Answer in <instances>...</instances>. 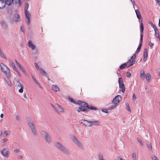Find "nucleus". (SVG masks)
<instances>
[{"mask_svg": "<svg viewBox=\"0 0 160 160\" xmlns=\"http://www.w3.org/2000/svg\"><path fill=\"white\" fill-rule=\"evenodd\" d=\"M133 100L135 101L136 99V97L134 93H133L132 97Z\"/></svg>", "mask_w": 160, "mask_h": 160, "instance_id": "603ef678", "label": "nucleus"}, {"mask_svg": "<svg viewBox=\"0 0 160 160\" xmlns=\"http://www.w3.org/2000/svg\"><path fill=\"white\" fill-rule=\"evenodd\" d=\"M136 53H135L131 58L127 62V64H129V65L128 66V68L130 66L133 65L135 63L136 61L135 59L136 58Z\"/></svg>", "mask_w": 160, "mask_h": 160, "instance_id": "f03ea898", "label": "nucleus"}, {"mask_svg": "<svg viewBox=\"0 0 160 160\" xmlns=\"http://www.w3.org/2000/svg\"><path fill=\"white\" fill-rule=\"evenodd\" d=\"M15 61L17 65L19 67V68L22 71V72H25V70L21 66V65L16 60H15Z\"/></svg>", "mask_w": 160, "mask_h": 160, "instance_id": "6ab92c4d", "label": "nucleus"}, {"mask_svg": "<svg viewBox=\"0 0 160 160\" xmlns=\"http://www.w3.org/2000/svg\"><path fill=\"white\" fill-rule=\"evenodd\" d=\"M27 21L28 24V25L30 23V18H27Z\"/></svg>", "mask_w": 160, "mask_h": 160, "instance_id": "bf43d9fd", "label": "nucleus"}, {"mask_svg": "<svg viewBox=\"0 0 160 160\" xmlns=\"http://www.w3.org/2000/svg\"><path fill=\"white\" fill-rule=\"evenodd\" d=\"M148 51L146 48H145L143 52V60L145 62L147 59L148 57Z\"/></svg>", "mask_w": 160, "mask_h": 160, "instance_id": "f8f14e48", "label": "nucleus"}, {"mask_svg": "<svg viewBox=\"0 0 160 160\" xmlns=\"http://www.w3.org/2000/svg\"><path fill=\"white\" fill-rule=\"evenodd\" d=\"M145 77V72L143 70H142L140 72V77L143 79H144Z\"/></svg>", "mask_w": 160, "mask_h": 160, "instance_id": "b1692460", "label": "nucleus"}, {"mask_svg": "<svg viewBox=\"0 0 160 160\" xmlns=\"http://www.w3.org/2000/svg\"><path fill=\"white\" fill-rule=\"evenodd\" d=\"M3 114L2 113L1 114V115H0V117H1V118H3Z\"/></svg>", "mask_w": 160, "mask_h": 160, "instance_id": "69168bd1", "label": "nucleus"}, {"mask_svg": "<svg viewBox=\"0 0 160 160\" xmlns=\"http://www.w3.org/2000/svg\"><path fill=\"white\" fill-rule=\"evenodd\" d=\"M6 3V4L8 5H11L13 2V1H4Z\"/></svg>", "mask_w": 160, "mask_h": 160, "instance_id": "72a5a7b5", "label": "nucleus"}, {"mask_svg": "<svg viewBox=\"0 0 160 160\" xmlns=\"http://www.w3.org/2000/svg\"><path fill=\"white\" fill-rule=\"evenodd\" d=\"M126 106H127V109L129 111V112H131V110L130 108V107L129 106V105L128 104H126Z\"/></svg>", "mask_w": 160, "mask_h": 160, "instance_id": "c03bdc74", "label": "nucleus"}, {"mask_svg": "<svg viewBox=\"0 0 160 160\" xmlns=\"http://www.w3.org/2000/svg\"><path fill=\"white\" fill-rule=\"evenodd\" d=\"M87 108H83V107H79L78 108V110H77V111L79 112L80 111H87Z\"/></svg>", "mask_w": 160, "mask_h": 160, "instance_id": "bb28decb", "label": "nucleus"}, {"mask_svg": "<svg viewBox=\"0 0 160 160\" xmlns=\"http://www.w3.org/2000/svg\"><path fill=\"white\" fill-rule=\"evenodd\" d=\"M42 134L44 135L45 138L46 140L48 142H50L51 138L48 134L47 132L45 131L42 132Z\"/></svg>", "mask_w": 160, "mask_h": 160, "instance_id": "9b49d317", "label": "nucleus"}, {"mask_svg": "<svg viewBox=\"0 0 160 160\" xmlns=\"http://www.w3.org/2000/svg\"><path fill=\"white\" fill-rule=\"evenodd\" d=\"M13 82L14 84L16 87H19L20 86H21V85H22V84L20 83L18 79L17 78H15L14 79Z\"/></svg>", "mask_w": 160, "mask_h": 160, "instance_id": "9d476101", "label": "nucleus"}, {"mask_svg": "<svg viewBox=\"0 0 160 160\" xmlns=\"http://www.w3.org/2000/svg\"><path fill=\"white\" fill-rule=\"evenodd\" d=\"M153 44L150 42L149 43V46L151 47H152L153 46Z\"/></svg>", "mask_w": 160, "mask_h": 160, "instance_id": "052dcab7", "label": "nucleus"}, {"mask_svg": "<svg viewBox=\"0 0 160 160\" xmlns=\"http://www.w3.org/2000/svg\"><path fill=\"white\" fill-rule=\"evenodd\" d=\"M102 111L106 113H108V110L106 109H104L102 110Z\"/></svg>", "mask_w": 160, "mask_h": 160, "instance_id": "09e8293b", "label": "nucleus"}, {"mask_svg": "<svg viewBox=\"0 0 160 160\" xmlns=\"http://www.w3.org/2000/svg\"><path fill=\"white\" fill-rule=\"evenodd\" d=\"M28 46L31 48L32 49L34 50L36 48L35 45L32 43L31 40H29L28 42Z\"/></svg>", "mask_w": 160, "mask_h": 160, "instance_id": "ddd939ff", "label": "nucleus"}, {"mask_svg": "<svg viewBox=\"0 0 160 160\" xmlns=\"http://www.w3.org/2000/svg\"><path fill=\"white\" fill-rule=\"evenodd\" d=\"M153 28L155 32V36L157 37H159L160 36L159 33V31L157 27L155 25H153Z\"/></svg>", "mask_w": 160, "mask_h": 160, "instance_id": "4468645a", "label": "nucleus"}, {"mask_svg": "<svg viewBox=\"0 0 160 160\" xmlns=\"http://www.w3.org/2000/svg\"><path fill=\"white\" fill-rule=\"evenodd\" d=\"M55 146L58 148L59 150H61L64 152H67V149L62 144L58 142H56L54 145Z\"/></svg>", "mask_w": 160, "mask_h": 160, "instance_id": "7ed1b4c3", "label": "nucleus"}, {"mask_svg": "<svg viewBox=\"0 0 160 160\" xmlns=\"http://www.w3.org/2000/svg\"><path fill=\"white\" fill-rule=\"evenodd\" d=\"M0 65L2 71L5 74L7 77H11V73L10 69L3 63H0Z\"/></svg>", "mask_w": 160, "mask_h": 160, "instance_id": "f257e3e1", "label": "nucleus"}, {"mask_svg": "<svg viewBox=\"0 0 160 160\" xmlns=\"http://www.w3.org/2000/svg\"><path fill=\"white\" fill-rule=\"evenodd\" d=\"M52 90L57 92L59 91V88L55 85H52Z\"/></svg>", "mask_w": 160, "mask_h": 160, "instance_id": "2eb2a0df", "label": "nucleus"}, {"mask_svg": "<svg viewBox=\"0 0 160 160\" xmlns=\"http://www.w3.org/2000/svg\"><path fill=\"white\" fill-rule=\"evenodd\" d=\"M10 133L9 131H5L3 133V135L5 137H6Z\"/></svg>", "mask_w": 160, "mask_h": 160, "instance_id": "7c9ffc66", "label": "nucleus"}, {"mask_svg": "<svg viewBox=\"0 0 160 160\" xmlns=\"http://www.w3.org/2000/svg\"><path fill=\"white\" fill-rule=\"evenodd\" d=\"M73 141L75 143L77 144L79 147H81L82 145L80 142L78 141V140L75 137H74L73 139Z\"/></svg>", "mask_w": 160, "mask_h": 160, "instance_id": "aec40b11", "label": "nucleus"}, {"mask_svg": "<svg viewBox=\"0 0 160 160\" xmlns=\"http://www.w3.org/2000/svg\"><path fill=\"white\" fill-rule=\"evenodd\" d=\"M35 67H36V69H37L39 71V69L40 68H39V67L38 66L36 63H35Z\"/></svg>", "mask_w": 160, "mask_h": 160, "instance_id": "4d7b16f0", "label": "nucleus"}, {"mask_svg": "<svg viewBox=\"0 0 160 160\" xmlns=\"http://www.w3.org/2000/svg\"><path fill=\"white\" fill-rule=\"evenodd\" d=\"M20 18L19 14H15L14 15V20L16 22H18L20 20Z\"/></svg>", "mask_w": 160, "mask_h": 160, "instance_id": "dca6fc26", "label": "nucleus"}, {"mask_svg": "<svg viewBox=\"0 0 160 160\" xmlns=\"http://www.w3.org/2000/svg\"><path fill=\"white\" fill-rule=\"evenodd\" d=\"M135 12L137 15V18L139 19H140L141 18V13L139 10L138 9H136L135 10Z\"/></svg>", "mask_w": 160, "mask_h": 160, "instance_id": "4be33fe9", "label": "nucleus"}, {"mask_svg": "<svg viewBox=\"0 0 160 160\" xmlns=\"http://www.w3.org/2000/svg\"><path fill=\"white\" fill-rule=\"evenodd\" d=\"M19 150L18 148H17L14 150V152L16 153L18 152H19Z\"/></svg>", "mask_w": 160, "mask_h": 160, "instance_id": "a18cd8bd", "label": "nucleus"}, {"mask_svg": "<svg viewBox=\"0 0 160 160\" xmlns=\"http://www.w3.org/2000/svg\"><path fill=\"white\" fill-rule=\"evenodd\" d=\"M84 105L85 106V107H88V108H89L90 109L93 110L96 109V108L93 107H88V105L87 103H85V104H84Z\"/></svg>", "mask_w": 160, "mask_h": 160, "instance_id": "cd10ccee", "label": "nucleus"}, {"mask_svg": "<svg viewBox=\"0 0 160 160\" xmlns=\"http://www.w3.org/2000/svg\"><path fill=\"white\" fill-rule=\"evenodd\" d=\"M29 4L27 3H26L25 4L24 10L25 11H27V10L28 8Z\"/></svg>", "mask_w": 160, "mask_h": 160, "instance_id": "4c0bfd02", "label": "nucleus"}, {"mask_svg": "<svg viewBox=\"0 0 160 160\" xmlns=\"http://www.w3.org/2000/svg\"><path fill=\"white\" fill-rule=\"evenodd\" d=\"M132 156L134 159H135L136 158V155L135 153H133L132 154Z\"/></svg>", "mask_w": 160, "mask_h": 160, "instance_id": "864d4df0", "label": "nucleus"}, {"mask_svg": "<svg viewBox=\"0 0 160 160\" xmlns=\"http://www.w3.org/2000/svg\"><path fill=\"white\" fill-rule=\"evenodd\" d=\"M157 38L159 39V40L160 41V36H159V37H157Z\"/></svg>", "mask_w": 160, "mask_h": 160, "instance_id": "774afa93", "label": "nucleus"}, {"mask_svg": "<svg viewBox=\"0 0 160 160\" xmlns=\"http://www.w3.org/2000/svg\"><path fill=\"white\" fill-rule=\"evenodd\" d=\"M98 157L99 160H105L103 158L102 155L100 153L98 154Z\"/></svg>", "mask_w": 160, "mask_h": 160, "instance_id": "c756f323", "label": "nucleus"}, {"mask_svg": "<svg viewBox=\"0 0 160 160\" xmlns=\"http://www.w3.org/2000/svg\"><path fill=\"white\" fill-rule=\"evenodd\" d=\"M118 83L119 84L123 83L122 79V78H119Z\"/></svg>", "mask_w": 160, "mask_h": 160, "instance_id": "58836bf2", "label": "nucleus"}, {"mask_svg": "<svg viewBox=\"0 0 160 160\" xmlns=\"http://www.w3.org/2000/svg\"><path fill=\"white\" fill-rule=\"evenodd\" d=\"M2 131L1 129H0V136H1L2 135Z\"/></svg>", "mask_w": 160, "mask_h": 160, "instance_id": "338daca9", "label": "nucleus"}, {"mask_svg": "<svg viewBox=\"0 0 160 160\" xmlns=\"http://www.w3.org/2000/svg\"><path fill=\"white\" fill-rule=\"evenodd\" d=\"M137 140H138V141L140 143L141 145L142 146L143 145V144L142 143V142L141 141V139L140 138H137Z\"/></svg>", "mask_w": 160, "mask_h": 160, "instance_id": "8fccbe9b", "label": "nucleus"}, {"mask_svg": "<svg viewBox=\"0 0 160 160\" xmlns=\"http://www.w3.org/2000/svg\"><path fill=\"white\" fill-rule=\"evenodd\" d=\"M140 32L141 33H142L143 32L144 28L143 25L142 23H141L140 24Z\"/></svg>", "mask_w": 160, "mask_h": 160, "instance_id": "f704fd0d", "label": "nucleus"}, {"mask_svg": "<svg viewBox=\"0 0 160 160\" xmlns=\"http://www.w3.org/2000/svg\"><path fill=\"white\" fill-rule=\"evenodd\" d=\"M22 156H19V157H18V158L19 159H21L22 158Z\"/></svg>", "mask_w": 160, "mask_h": 160, "instance_id": "680f3d73", "label": "nucleus"}, {"mask_svg": "<svg viewBox=\"0 0 160 160\" xmlns=\"http://www.w3.org/2000/svg\"><path fill=\"white\" fill-rule=\"evenodd\" d=\"M6 3L4 1H0V8L2 9L5 7Z\"/></svg>", "mask_w": 160, "mask_h": 160, "instance_id": "f3484780", "label": "nucleus"}, {"mask_svg": "<svg viewBox=\"0 0 160 160\" xmlns=\"http://www.w3.org/2000/svg\"><path fill=\"white\" fill-rule=\"evenodd\" d=\"M39 71L42 75L44 76H46L47 75L46 72L43 69L40 68Z\"/></svg>", "mask_w": 160, "mask_h": 160, "instance_id": "5701e85b", "label": "nucleus"}, {"mask_svg": "<svg viewBox=\"0 0 160 160\" xmlns=\"http://www.w3.org/2000/svg\"><path fill=\"white\" fill-rule=\"evenodd\" d=\"M69 100L70 101V102L73 103H75V102L72 99V98H69Z\"/></svg>", "mask_w": 160, "mask_h": 160, "instance_id": "de8ad7c7", "label": "nucleus"}, {"mask_svg": "<svg viewBox=\"0 0 160 160\" xmlns=\"http://www.w3.org/2000/svg\"><path fill=\"white\" fill-rule=\"evenodd\" d=\"M8 141V139L7 138H4L1 140V142L2 143H4L5 142H7Z\"/></svg>", "mask_w": 160, "mask_h": 160, "instance_id": "37998d69", "label": "nucleus"}, {"mask_svg": "<svg viewBox=\"0 0 160 160\" xmlns=\"http://www.w3.org/2000/svg\"><path fill=\"white\" fill-rule=\"evenodd\" d=\"M25 13L27 18H30V14L28 11H25Z\"/></svg>", "mask_w": 160, "mask_h": 160, "instance_id": "473e14b6", "label": "nucleus"}, {"mask_svg": "<svg viewBox=\"0 0 160 160\" xmlns=\"http://www.w3.org/2000/svg\"><path fill=\"white\" fill-rule=\"evenodd\" d=\"M16 119L17 121H19L20 119L19 116L18 115H16Z\"/></svg>", "mask_w": 160, "mask_h": 160, "instance_id": "6e6d98bb", "label": "nucleus"}, {"mask_svg": "<svg viewBox=\"0 0 160 160\" xmlns=\"http://www.w3.org/2000/svg\"><path fill=\"white\" fill-rule=\"evenodd\" d=\"M1 154L4 157L8 158L9 157L10 152L7 148H4L1 151Z\"/></svg>", "mask_w": 160, "mask_h": 160, "instance_id": "39448f33", "label": "nucleus"}, {"mask_svg": "<svg viewBox=\"0 0 160 160\" xmlns=\"http://www.w3.org/2000/svg\"><path fill=\"white\" fill-rule=\"evenodd\" d=\"M143 40V34H141L140 35V44L138 47L136 53H135L137 54L139 52L141 47L142 43Z\"/></svg>", "mask_w": 160, "mask_h": 160, "instance_id": "6e6552de", "label": "nucleus"}, {"mask_svg": "<svg viewBox=\"0 0 160 160\" xmlns=\"http://www.w3.org/2000/svg\"><path fill=\"white\" fill-rule=\"evenodd\" d=\"M28 124L33 134L36 135V132L33 122H30L28 123Z\"/></svg>", "mask_w": 160, "mask_h": 160, "instance_id": "1a4fd4ad", "label": "nucleus"}, {"mask_svg": "<svg viewBox=\"0 0 160 160\" xmlns=\"http://www.w3.org/2000/svg\"><path fill=\"white\" fill-rule=\"evenodd\" d=\"M58 107L60 109V111L61 112H63L64 111L63 109L61 107V106L59 105H58Z\"/></svg>", "mask_w": 160, "mask_h": 160, "instance_id": "ea45409f", "label": "nucleus"}, {"mask_svg": "<svg viewBox=\"0 0 160 160\" xmlns=\"http://www.w3.org/2000/svg\"><path fill=\"white\" fill-rule=\"evenodd\" d=\"M11 77H7V78H5V81L6 82L9 86H12V84L11 82V81H10L9 79Z\"/></svg>", "mask_w": 160, "mask_h": 160, "instance_id": "a211bd4d", "label": "nucleus"}, {"mask_svg": "<svg viewBox=\"0 0 160 160\" xmlns=\"http://www.w3.org/2000/svg\"><path fill=\"white\" fill-rule=\"evenodd\" d=\"M122 97L119 95H117L113 99L112 103L114 104H117L118 103L122 100Z\"/></svg>", "mask_w": 160, "mask_h": 160, "instance_id": "20e7f679", "label": "nucleus"}, {"mask_svg": "<svg viewBox=\"0 0 160 160\" xmlns=\"http://www.w3.org/2000/svg\"><path fill=\"white\" fill-rule=\"evenodd\" d=\"M152 160H158L157 157L155 156H152Z\"/></svg>", "mask_w": 160, "mask_h": 160, "instance_id": "49530a36", "label": "nucleus"}, {"mask_svg": "<svg viewBox=\"0 0 160 160\" xmlns=\"http://www.w3.org/2000/svg\"><path fill=\"white\" fill-rule=\"evenodd\" d=\"M80 123L86 127H91L92 126V124H91L90 122H89L84 119L82 120Z\"/></svg>", "mask_w": 160, "mask_h": 160, "instance_id": "0eeeda50", "label": "nucleus"}, {"mask_svg": "<svg viewBox=\"0 0 160 160\" xmlns=\"http://www.w3.org/2000/svg\"><path fill=\"white\" fill-rule=\"evenodd\" d=\"M117 158L118 160H126L125 159H123L119 156H117Z\"/></svg>", "mask_w": 160, "mask_h": 160, "instance_id": "3c124183", "label": "nucleus"}, {"mask_svg": "<svg viewBox=\"0 0 160 160\" xmlns=\"http://www.w3.org/2000/svg\"><path fill=\"white\" fill-rule=\"evenodd\" d=\"M156 5H158L160 7V1H157V2H156Z\"/></svg>", "mask_w": 160, "mask_h": 160, "instance_id": "13d9d810", "label": "nucleus"}, {"mask_svg": "<svg viewBox=\"0 0 160 160\" xmlns=\"http://www.w3.org/2000/svg\"><path fill=\"white\" fill-rule=\"evenodd\" d=\"M116 106H117V105L115 104L113 106L109 107L108 108V109H110V110L113 109L115 108L116 107Z\"/></svg>", "mask_w": 160, "mask_h": 160, "instance_id": "a19ab883", "label": "nucleus"}, {"mask_svg": "<svg viewBox=\"0 0 160 160\" xmlns=\"http://www.w3.org/2000/svg\"><path fill=\"white\" fill-rule=\"evenodd\" d=\"M73 141L75 143L77 144L79 147H81L82 145L80 142L78 141V140L75 137H74L73 139Z\"/></svg>", "mask_w": 160, "mask_h": 160, "instance_id": "412c9836", "label": "nucleus"}, {"mask_svg": "<svg viewBox=\"0 0 160 160\" xmlns=\"http://www.w3.org/2000/svg\"><path fill=\"white\" fill-rule=\"evenodd\" d=\"M19 87H20L21 88H20V89L18 91L20 93H22L23 92V85L22 84L21 85V86H20Z\"/></svg>", "mask_w": 160, "mask_h": 160, "instance_id": "c9c22d12", "label": "nucleus"}, {"mask_svg": "<svg viewBox=\"0 0 160 160\" xmlns=\"http://www.w3.org/2000/svg\"><path fill=\"white\" fill-rule=\"evenodd\" d=\"M32 78L36 84L38 85L39 84V83L37 82L35 78L33 76H32Z\"/></svg>", "mask_w": 160, "mask_h": 160, "instance_id": "79ce46f5", "label": "nucleus"}, {"mask_svg": "<svg viewBox=\"0 0 160 160\" xmlns=\"http://www.w3.org/2000/svg\"><path fill=\"white\" fill-rule=\"evenodd\" d=\"M151 78V76L149 73L147 74L146 77V79L148 82H150L151 81V80H150Z\"/></svg>", "mask_w": 160, "mask_h": 160, "instance_id": "c85d7f7f", "label": "nucleus"}, {"mask_svg": "<svg viewBox=\"0 0 160 160\" xmlns=\"http://www.w3.org/2000/svg\"><path fill=\"white\" fill-rule=\"evenodd\" d=\"M23 96H24V97L25 98H27V96H26V94H24L23 95Z\"/></svg>", "mask_w": 160, "mask_h": 160, "instance_id": "0e129e2a", "label": "nucleus"}, {"mask_svg": "<svg viewBox=\"0 0 160 160\" xmlns=\"http://www.w3.org/2000/svg\"><path fill=\"white\" fill-rule=\"evenodd\" d=\"M147 145L148 147V148L150 150H152V146L151 143L150 142H147Z\"/></svg>", "mask_w": 160, "mask_h": 160, "instance_id": "e433bc0d", "label": "nucleus"}, {"mask_svg": "<svg viewBox=\"0 0 160 160\" xmlns=\"http://www.w3.org/2000/svg\"><path fill=\"white\" fill-rule=\"evenodd\" d=\"M158 26L160 27V19L159 20Z\"/></svg>", "mask_w": 160, "mask_h": 160, "instance_id": "e2e57ef3", "label": "nucleus"}, {"mask_svg": "<svg viewBox=\"0 0 160 160\" xmlns=\"http://www.w3.org/2000/svg\"><path fill=\"white\" fill-rule=\"evenodd\" d=\"M127 66V64L126 63H124L122 64L119 67V68L121 69H122L125 68Z\"/></svg>", "mask_w": 160, "mask_h": 160, "instance_id": "2f4dec72", "label": "nucleus"}, {"mask_svg": "<svg viewBox=\"0 0 160 160\" xmlns=\"http://www.w3.org/2000/svg\"><path fill=\"white\" fill-rule=\"evenodd\" d=\"M131 76V74L130 72H127V76L128 77H129Z\"/></svg>", "mask_w": 160, "mask_h": 160, "instance_id": "5fc2aeb1", "label": "nucleus"}, {"mask_svg": "<svg viewBox=\"0 0 160 160\" xmlns=\"http://www.w3.org/2000/svg\"><path fill=\"white\" fill-rule=\"evenodd\" d=\"M9 65L10 67L12 68L13 69L17 72L19 76H21L20 74V73L18 69L16 68L13 61L11 59H9Z\"/></svg>", "mask_w": 160, "mask_h": 160, "instance_id": "423d86ee", "label": "nucleus"}, {"mask_svg": "<svg viewBox=\"0 0 160 160\" xmlns=\"http://www.w3.org/2000/svg\"><path fill=\"white\" fill-rule=\"evenodd\" d=\"M119 87L122 88V91L123 92H124L125 91V87L123 83H122L119 84Z\"/></svg>", "mask_w": 160, "mask_h": 160, "instance_id": "a878e982", "label": "nucleus"}, {"mask_svg": "<svg viewBox=\"0 0 160 160\" xmlns=\"http://www.w3.org/2000/svg\"><path fill=\"white\" fill-rule=\"evenodd\" d=\"M91 124H92V126L93 125H99V123L98 121H94L90 122Z\"/></svg>", "mask_w": 160, "mask_h": 160, "instance_id": "393cba45", "label": "nucleus"}]
</instances>
